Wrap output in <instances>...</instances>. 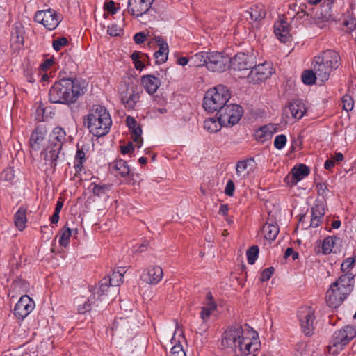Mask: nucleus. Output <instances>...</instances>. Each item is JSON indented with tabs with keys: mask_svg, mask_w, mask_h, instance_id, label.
Wrapping results in <instances>:
<instances>
[{
	"mask_svg": "<svg viewBox=\"0 0 356 356\" xmlns=\"http://www.w3.org/2000/svg\"><path fill=\"white\" fill-rule=\"evenodd\" d=\"M86 91L85 82L77 79L63 78L56 81L51 87L49 98L54 104H71Z\"/></svg>",
	"mask_w": 356,
	"mask_h": 356,
	"instance_id": "f257e3e1",
	"label": "nucleus"
},
{
	"mask_svg": "<svg viewBox=\"0 0 356 356\" xmlns=\"http://www.w3.org/2000/svg\"><path fill=\"white\" fill-rule=\"evenodd\" d=\"M84 124L91 134L100 137L109 132L112 120L107 109L102 106H97L84 120Z\"/></svg>",
	"mask_w": 356,
	"mask_h": 356,
	"instance_id": "f03ea898",
	"label": "nucleus"
},
{
	"mask_svg": "<svg viewBox=\"0 0 356 356\" xmlns=\"http://www.w3.org/2000/svg\"><path fill=\"white\" fill-rule=\"evenodd\" d=\"M339 54L331 49H327L321 55L315 56L312 65L318 79L322 82L327 81L332 70L339 67Z\"/></svg>",
	"mask_w": 356,
	"mask_h": 356,
	"instance_id": "7ed1b4c3",
	"label": "nucleus"
},
{
	"mask_svg": "<svg viewBox=\"0 0 356 356\" xmlns=\"http://www.w3.org/2000/svg\"><path fill=\"white\" fill-rule=\"evenodd\" d=\"M231 95L227 86L220 84L208 90L204 97L203 107L209 112H219L227 104Z\"/></svg>",
	"mask_w": 356,
	"mask_h": 356,
	"instance_id": "20e7f679",
	"label": "nucleus"
},
{
	"mask_svg": "<svg viewBox=\"0 0 356 356\" xmlns=\"http://www.w3.org/2000/svg\"><path fill=\"white\" fill-rule=\"evenodd\" d=\"M67 142L65 131L60 127H55L49 134L48 145L42 152L46 161H49L51 167L56 166V161L63 144Z\"/></svg>",
	"mask_w": 356,
	"mask_h": 356,
	"instance_id": "39448f33",
	"label": "nucleus"
},
{
	"mask_svg": "<svg viewBox=\"0 0 356 356\" xmlns=\"http://www.w3.org/2000/svg\"><path fill=\"white\" fill-rule=\"evenodd\" d=\"M355 337H356V327L353 325H346L343 328L335 331L328 346L329 353L332 355H337Z\"/></svg>",
	"mask_w": 356,
	"mask_h": 356,
	"instance_id": "423d86ee",
	"label": "nucleus"
},
{
	"mask_svg": "<svg viewBox=\"0 0 356 356\" xmlns=\"http://www.w3.org/2000/svg\"><path fill=\"white\" fill-rule=\"evenodd\" d=\"M243 113V109L240 105L227 104L216 113V116L225 127H232L239 122Z\"/></svg>",
	"mask_w": 356,
	"mask_h": 356,
	"instance_id": "0eeeda50",
	"label": "nucleus"
},
{
	"mask_svg": "<svg viewBox=\"0 0 356 356\" xmlns=\"http://www.w3.org/2000/svg\"><path fill=\"white\" fill-rule=\"evenodd\" d=\"M33 19L35 22L42 24L47 30L53 31L58 27L63 18L56 10L48 8L38 10Z\"/></svg>",
	"mask_w": 356,
	"mask_h": 356,
	"instance_id": "6e6552de",
	"label": "nucleus"
},
{
	"mask_svg": "<svg viewBox=\"0 0 356 356\" xmlns=\"http://www.w3.org/2000/svg\"><path fill=\"white\" fill-rule=\"evenodd\" d=\"M314 309L309 306L300 307L298 312V318L300 322L302 332L307 337H311L314 333Z\"/></svg>",
	"mask_w": 356,
	"mask_h": 356,
	"instance_id": "1a4fd4ad",
	"label": "nucleus"
},
{
	"mask_svg": "<svg viewBox=\"0 0 356 356\" xmlns=\"http://www.w3.org/2000/svg\"><path fill=\"white\" fill-rule=\"evenodd\" d=\"M243 337L241 326L230 327L224 332L221 343L225 348H241V340Z\"/></svg>",
	"mask_w": 356,
	"mask_h": 356,
	"instance_id": "9d476101",
	"label": "nucleus"
},
{
	"mask_svg": "<svg viewBox=\"0 0 356 356\" xmlns=\"http://www.w3.org/2000/svg\"><path fill=\"white\" fill-rule=\"evenodd\" d=\"M141 92L137 85H125L120 91V100L127 108L133 109L139 102Z\"/></svg>",
	"mask_w": 356,
	"mask_h": 356,
	"instance_id": "9b49d317",
	"label": "nucleus"
},
{
	"mask_svg": "<svg viewBox=\"0 0 356 356\" xmlns=\"http://www.w3.org/2000/svg\"><path fill=\"white\" fill-rule=\"evenodd\" d=\"M272 73L273 68L270 63L265 62L256 65L255 63L247 76V80L249 83H259L268 79Z\"/></svg>",
	"mask_w": 356,
	"mask_h": 356,
	"instance_id": "f8f14e48",
	"label": "nucleus"
},
{
	"mask_svg": "<svg viewBox=\"0 0 356 356\" xmlns=\"http://www.w3.org/2000/svg\"><path fill=\"white\" fill-rule=\"evenodd\" d=\"M154 0H129L127 11L132 16L143 18L153 10L151 6Z\"/></svg>",
	"mask_w": 356,
	"mask_h": 356,
	"instance_id": "ddd939ff",
	"label": "nucleus"
},
{
	"mask_svg": "<svg viewBox=\"0 0 356 356\" xmlns=\"http://www.w3.org/2000/svg\"><path fill=\"white\" fill-rule=\"evenodd\" d=\"M230 58L220 52H209L207 69L215 72L225 71L229 67Z\"/></svg>",
	"mask_w": 356,
	"mask_h": 356,
	"instance_id": "4468645a",
	"label": "nucleus"
},
{
	"mask_svg": "<svg viewBox=\"0 0 356 356\" xmlns=\"http://www.w3.org/2000/svg\"><path fill=\"white\" fill-rule=\"evenodd\" d=\"M255 63V58L253 56L238 53L230 58L229 67L235 72H241L250 70Z\"/></svg>",
	"mask_w": 356,
	"mask_h": 356,
	"instance_id": "2eb2a0df",
	"label": "nucleus"
},
{
	"mask_svg": "<svg viewBox=\"0 0 356 356\" xmlns=\"http://www.w3.org/2000/svg\"><path fill=\"white\" fill-rule=\"evenodd\" d=\"M35 307L34 301L28 296H22L14 308V314L20 319L27 316Z\"/></svg>",
	"mask_w": 356,
	"mask_h": 356,
	"instance_id": "dca6fc26",
	"label": "nucleus"
},
{
	"mask_svg": "<svg viewBox=\"0 0 356 356\" xmlns=\"http://www.w3.org/2000/svg\"><path fill=\"white\" fill-rule=\"evenodd\" d=\"M347 296V294H343L340 289L334 286L332 284L326 293L325 300L330 307L336 308L341 305Z\"/></svg>",
	"mask_w": 356,
	"mask_h": 356,
	"instance_id": "f3484780",
	"label": "nucleus"
},
{
	"mask_svg": "<svg viewBox=\"0 0 356 356\" xmlns=\"http://www.w3.org/2000/svg\"><path fill=\"white\" fill-rule=\"evenodd\" d=\"M163 276V269L159 266H152L143 271L141 280L149 284H156L161 280Z\"/></svg>",
	"mask_w": 356,
	"mask_h": 356,
	"instance_id": "a211bd4d",
	"label": "nucleus"
},
{
	"mask_svg": "<svg viewBox=\"0 0 356 356\" xmlns=\"http://www.w3.org/2000/svg\"><path fill=\"white\" fill-rule=\"evenodd\" d=\"M256 167V163L253 158L240 161L236 163V175L240 179H245L252 172Z\"/></svg>",
	"mask_w": 356,
	"mask_h": 356,
	"instance_id": "6ab92c4d",
	"label": "nucleus"
},
{
	"mask_svg": "<svg viewBox=\"0 0 356 356\" xmlns=\"http://www.w3.org/2000/svg\"><path fill=\"white\" fill-rule=\"evenodd\" d=\"M309 168L305 164H300L294 166L290 174L285 178V181L292 186L296 185L298 181L309 174Z\"/></svg>",
	"mask_w": 356,
	"mask_h": 356,
	"instance_id": "aec40b11",
	"label": "nucleus"
},
{
	"mask_svg": "<svg viewBox=\"0 0 356 356\" xmlns=\"http://www.w3.org/2000/svg\"><path fill=\"white\" fill-rule=\"evenodd\" d=\"M126 124L128 127L131 137L138 148L143 144V138L141 137L142 129L136 119L131 116H128L126 119Z\"/></svg>",
	"mask_w": 356,
	"mask_h": 356,
	"instance_id": "412c9836",
	"label": "nucleus"
},
{
	"mask_svg": "<svg viewBox=\"0 0 356 356\" xmlns=\"http://www.w3.org/2000/svg\"><path fill=\"white\" fill-rule=\"evenodd\" d=\"M333 284L334 286L340 289L343 294L348 296L354 287V275L352 273H345Z\"/></svg>",
	"mask_w": 356,
	"mask_h": 356,
	"instance_id": "4be33fe9",
	"label": "nucleus"
},
{
	"mask_svg": "<svg viewBox=\"0 0 356 356\" xmlns=\"http://www.w3.org/2000/svg\"><path fill=\"white\" fill-rule=\"evenodd\" d=\"M46 135L47 130L45 127L42 126L35 127L33 130L29 139L31 147L34 150H39Z\"/></svg>",
	"mask_w": 356,
	"mask_h": 356,
	"instance_id": "5701e85b",
	"label": "nucleus"
},
{
	"mask_svg": "<svg viewBox=\"0 0 356 356\" xmlns=\"http://www.w3.org/2000/svg\"><path fill=\"white\" fill-rule=\"evenodd\" d=\"M141 83L145 90L150 95L155 93L161 83L158 77L151 74L143 76Z\"/></svg>",
	"mask_w": 356,
	"mask_h": 356,
	"instance_id": "b1692460",
	"label": "nucleus"
},
{
	"mask_svg": "<svg viewBox=\"0 0 356 356\" xmlns=\"http://www.w3.org/2000/svg\"><path fill=\"white\" fill-rule=\"evenodd\" d=\"M274 32L277 39L284 43H286L291 36L289 26L287 22L284 20L275 23Z\"/></svg>",
	"mask_w": 356,
	"mask_h": 356,
	"instance_id": "393cba45",
	"label": "nucleus"
},
{
	"mask_svg": "<svg viewBox=\"0 0 356 356\" xmlns=\"http://www.w3.org/2000/svg\"><path fill=\"white\" fill-rule=\"evenodd\" d=\"M279 129L278 124H268L260 127L256 132L257 138L261 142L270 139Z\"/></svg>",
	"mask_w": 356,
	"mask_h": 356,
	"instance_id": "a878e982",
	"label": "nucleus"
},
{
	"mask_svg": "<svg viewBox=\"0 0 356 356\" xmlns=\"http://www.w3.org/2000/svg\"><path fill=\"white\" fill-rule=\"evenodd\" d=\"M109 168L111 173L115 176L120 175L126 177L129 175L130 169L127 162L122 159H118L109 164Z\"/></svg>",
	"mask_w": 356,
	"mask_h": 356,
	"instance_id": "bb28decb",
	"label": "nucleus"
},
{
	"mask_svg": "<svg viewBox=\"0 0 356 356\" xmlns=\"http://www.w3.org/2000/svg\"><path fill=\"white\" fill-rule=\"evenodd\" d=\"M24 30L22 24L15 25L11 34V45L15 46V49H20L24 45Z\"/></svg>",
	"mask_w": 356,
	"mask_h": 356,
	"instance_id": "cd10ccee",
	"label": "nucleus"
},
{
	"mask_svg": "<svg viewBox=\"0 0 356 356\" xmlns=\"http://www.w3.org/2000/svg\"><path fill=\"white\" fill-rule=\"evenodd\" d=\"M112 184H98L95 182L90 184V188L92 194L99 198L106 199L108 197V193L111 190Z\"/></svg>",
	"mask_w": 356,
	"mask_h": 356,
	"instance_id": "c85d7f7f",
	"label": "nucleus"
},
{
	"mask_svg": "<svg viewBox=\"0 0 356 356\" xmlns=\"http://www.w3.org/2000/svg\"><path fill=\"white\" fill-rule=\"evenodd\" d=\"M290 111L292 116L296 119H300L306 112V108L303 103L299 100L291 102L287 108H285V111Z\"/></svg>",
	"mask_w": 356,
	"mask_h": 356,
	"instance_id": "c756f323",
	"label": "nucleus"
},
{
	"mask_svg": "<svg viewBox=\"0 0 356 356\" xmlns=\"http://www.w3.org/2000/svg\"><path fill=\"white\" fill-rule=\"evenodd\" d=\"M248 13L250 14V19L254 22L260 21L266 17L265 8L261 3L252 5L250 8Z\"/></svg>",
	"mask_w": 356,
	"mask_h": 356,
	"instance_id": "7c9ffc66",
	"label": "nucleus"
},
{
	"mask_svg": "<svg viewBox=\"0 0 356 356\" xmlns=\"http://www.w3.org/2000/svg\"><path fill=\"white\" fill-rule=\"evenodd\" d=\"M209 52H199L190 57V66L207 67Z\"/></svg>",
	"mask_w": 356,
	"mask_h": 356,
	"instance_id": "2f4dec72",
	"label": "nucleus"
},
{
	"mask_svg": "<svg viewBox=\"0 0 356 356\" xmlns=\"http://www.w3.org/2000/svg\"><path fill=\"white\" fill-rule=\"evenodd\" d=\"M26 214V209L20 207L14 216L15 224L20 231L23 230L25 228V224L27 220Z\"/></svg>",
	"mask_w": 356,
	"mask_h": 356,
	"instance_id": "473e14b6",
	"label": "nucleus"
},
{
	"mask_svg": "<svg viewBox=\"0 0 356 356\" xmlns=\"http://www.w3.org/2000/svg\"><path fill=\"white\" fill-rule=\"evenodd\" d=\"M168 45L163 44L162 47H160L159 50L156 51L153 55L155 64L160 65L165 63L168 59Z\"/></svg>",
	"mask_w": 356,
	"mask_h": 356,
	"instance_id": "72a5a7b5",
	"label": "nucleus"
},
{
	"mask_svg": "<svg viewBox=\"0 0 356 356\" xmlns=\"http://www.w3.org/2000/svg\"><path fill=\"white\" fill-rule=\"evenodd\" d=\"M223 126H225V124H222V123L218 120V117L217 120L214 118H209L204 122V129L211 133H216L220 131Z\"/></svg>",
	"mask_w": 356,
	"mask_h": 356,
	"instance_id": "f704fd0d",
	"label": "nucleus"
},
{
	"mask_svg": "<svg viewBox=\"0 0 356 356\" xmlns=\"http://www.w3.org/2000/svg\"><path fill=\"white\" fill-rule=\"evenodd\" d=\"M263 232L266 239L273 241L276 238L279 233V228L273 224L266 223L263 227Z\"/></svg>",
	"mask_w": 356,
	"mask_h": 356,
	"instance_id": "c9c22d12",
	"label": "nucleus"
},
{
	"mask_svg": "<svg viewBox=\"0 0 356 356\" xmlns=\"http://www.w3.org/2000/svg\"><path fill=\"white\" fill-rule=\"evenodd\" d=\"M340 238L337 236L326 237L322 243V252L324 254H330L332 252V248L339 241Z\"/></svg>",
	"mask_w": 356,
	"mask_h": 356,
	"instance_id": "e433bc0d",
	"label": "nucleus"
},
{
	"mask_svg": "<svg viewBox=\"0 0 356 356\" xmlns=\"http://www.w3.org/2000/svg\"><path fill=\"white\" fill-rule=\"evenodd\" d=\"M302 81L306 85H312L315 83L316 79H318V76L316 74L315 71L312 70H305L302 74Z\"/></svg>",
	"mask_w": 356,
	"mask_h": 356,
	"instance_id": "4c0bfd02",
	"label": "nucleus"
},
{
	"mask_svg": "<svg viewBox=\"0 0 356 356\" xmlns=\"http://www.w3.org/2000/svg\"><path fill=\"white\" fill-rule=\"evenodd\" d=\"M95 296L94 294H92L87 300L84 301L83 303L79 302L78 305L79 313L85 314L87 312L90 311L92 309V305L95 303Z\"/></svg>",
	"mask_w": 356,
	"mask_h": 356,
	"instance_id": "58836bf2",
	"label": "nucleus"
},
{
	"mask_svg": "<svg viewBox=\"0 0 356 356\" xmlns=\"http://www.w3.org/2000/svg\"><path fill=\"white\" fill-rule=\"evenodd\" d=\"M124 271L123 269L114 271L112 276L109 278V283L112 287H116L122 282Z\"/></svg>",
	"mask_w": 356,
	"mask_h": 356,
	"instance_id": "ea45409f",
	"label": "nucleus"
},
{
	"mask_svg": "<svg viewBox=\"0 0 356 356\" xmlns=\"http://www.w3.org/2000/svg\"><path fill=\"white\" fill-rule=\"evenodd\" d=\"M60 232L61 234L59 238V244L61 246L66 247L69 243V239L72 235V231L70 227H64Z\"/></svg>",
	"mask_w": 356,
	"mask_h": 356,
	"instance_id": "a19ab883",
	"label": "nucleus"
},
{
	"mask_svg": "<svg viewBox=\"0 0 356 356\" xmlns=\"http://www.w3.org/2000/svg\"><path fill=\"white\" fill-rule=\"evenodd\" d=\"M259 250L257 245H253L247 250L246 255L250 264H254L255 263L259 255Z\"/></svg>",
	"mask_w": 356,
	"mask_h": 356,
	"instance_id": "79ce46f5",
	"label": "nucleus"
},
{
	"mask_svg": "<svg viewBox=\"0 0 356 356\" xmlns=\"http://www.w3.org/2000/svg\"><path fill=\"white\" fill-rule=\"evenodd\" d=\"M216 309V305L214 302H207V306L203 307L200 312L201 318L206 321L209 318L211 313Z\"/></svg>",
	"mask_w": 356,
	"mask_h": 356,
	"instance_id": "37998d69",
	"label": "nucleus"
},
{
	"mask_svg": "<svg viewBox=\"0 0 356 356\" xmlns=\"http://www.w3.org/2000/svg\"><path fill=\"white\" fill-rule=\"evenodd\" d=\"M312 217L322 218L325 215V209L323 204H317L312 207L311 209Z\"/></svg>",
	"mask_w": 356,
	"mask_h": 356,
	"instance_id": "c03bdc74",
	"label": "nucleus"
},
{
	"mask_svg": "<svg viewBox=\"0 0 356 356\" xmlns=\"http://www.w3.org/2000/svg\"><path fill=\"white\" fill-rule=\"evenodd\" d=\"M343 108L346 111H350L354 106V101L351 96L345 95L342 97Z\"/></svg>",
	"mask_w": 356,
	"mask_h": 356,
	"instance_id": "a18cd8bd",
	"label": "nucleus"
},
{
	"mask_svg": "<svg viewBox=\"0 0 356 356\" xmlns=\"http://www.w3.org/2000/svg\"><path fill=\"white\" fill-rule=\"evenodd\" d=\"M112 286L109 283V279H103L100 282V285L99 288V297H102L103 296H107L108 290L110 289V287Z\"/></svg>",
	"mask_w": 356,
	"mask_h": 356,
	"instance_id": "49530a36",
	"label": "nucleus"
},
{
	"mask_svg": "<svg viewBox=\"0 0 356 356\" xmlns=\"http://www.w3.org/2000/svg\"><path fill=\"white\" fill-rule=\"evenodd\" d=\"M251 341L252 339L250 338L245 337H243V340H241V348H238L241 353L247 355L250 354Z\"/></svg>",
	"mask_w": 356,
	"mask_h": 356,
	"instance_id": "de8ad7c7",
	"label": "nucleus"
},
{
	"mask_svg": "<svg viewBox=\"0 0 356 356\" xmlns=\"http://www.w3.org/2000/svg\"><path fill=\"white\" fill-rule=\"evenodd\" d=\"M286 137L284 134L278 135L274 140V146L277 149H282L286 143Z\"/></svg>",
	"mask_w": 356,
	"mask_h": 356,
	"instance_id": "09e8293b",
	"label": "nucleus"
},
{
	"mask_svg": "<svg viewBox=\"0 0 356 356\" xmlns=\"http://www.w3.org/2000/svg\"><path fill=\"white\" fill-rule=\"evenodd\" d=\"M355 264V259L352 257H349L346 259L341 266V269L343 273H350V270L353 268V265Z\"/></svg>",
	"mask_w": 356,
	"mask_h": 356,
	"instance_id": "8fccbe9b",
	"label": "nucleus"
},
{
	"mask_svg": "<svg viewBox=\"0 0 356 356\" xmlns=\"http://www.w3.org/2000/svg\"><path fill=\"white\" fill-rule=\"evenodd\" d=\"M273 273H274L273 267H269V268H265L261 273L259 280L262 282L268 281L271 277Z\"/></svg>",
	"mask_w": 356,
	"mask_h": 356,
	"instance_id": "3c124183",
	"label": "nucleus"
},
{
	"mask_svg": "<svg viewBox=\"0 0 356 356\" xmlns=\"http://www.w3.org/2000/svg\"><path fill=\"white\" fill-rule=\"evenodd\" d=\"M68 41L66 38H58L53 41V47L56 51H59L62 47L67 45Z\"/></svg>",
	"mask_w": 356,
	"mask_h": 356,
	"instance_id": "603ef678",
	"label": "nucleus"
},
{
	"mask_svg": "<svg viewBox=\"0 0 356 356\" xmlns=\"http://www.w3.org/2000/svg\"><path fill=\"white\" fill-rule=\"evenodd\" d=\"M170 356H186V354L181 344H176L171 348Z\"/></svg>",
	"mask_w": 356,
	"mask_h": 356,
	"instance_id": "864d4df0",
	"label": "nucleus"
},
{
	"mask_svg": "<svg viewBox=\"0 0 356 356\" xmlns=\"http://www.w3.org/2000/svg\"><path fill=\"white\" fill-rule=\"evenodd\" d=\"M107 31L111 36H118L122 32V29L117 24H112L108 27Z\"/></svg>",
	"mask_w": 356,
	"mask_h": 356,
	"instance_id": "5fc2aeb1",
	"label": "nucleus"
},
{
	"mask_svg": "<svg viewBox=\"0 0 356 356\" xmlns=\"http://www.w3.org/2000/svg\"><path fill=\"white\" fill-rule=\"evenodd\" d=\"M234 190H235V186H234V181L232 180H229L227 182V184H226V186L225 188V193L229 197H232L234 195Z\"/></svg>",
	"mask_w": 356,
	"mask_h": 356,
	"instance_id": "6e6d98bb",
	"label": "nucleus"
},
{
	"mask_svg": "<svg viewBox=\"0 0 356 356\" xmlns=\"http://www.w3.org/2000/svg\"><path fill=\"white\" fill-rule=\"evenodd\" d=\"M13 177L14 174L12 169H6L1 173V179L5 181H10Z\"/></svg>",
	"mask_w": 356,
	"mask_h": 356,
	"instance_id": "4d7b16f0",
	"label": "nucleus"
},
{
	"mask_svg": "<svg viewBox=\"0 0 356 356\" xmlns=\"http://www.w3.org/2000/svg\"><path fill=\"white\" fill-rule=\"evenodd\" d=\"M307 6L306 4L305 3H302L300 6H299V10H298L297 12V17L300 19H302L305 16H307L308 17L309 16V13L306 10Z\"/></svg>",
	"mask_w": 356,
	"mask_h": 356,
	"instance_id": "13d9d810",
	"label": "nucleus"
},
{
	"mask_svg": "<svg viewBox=\"0 0 356 356\" xmlns=\"http://www.w3.org/2000/svg\"><path fill=\"white\" fill-rule=\"evenodd\" d=\"M146 38V35L143 32L137 33L134 36V40L136 42V44H140L145 42Z\"/></svg>",
	"mask_w": 356,
	"mask_h": 356,
	"instance_id": "bf43d9fd",
	"label": "nucleus"
},
{
	"mask_svg": "<svg viewBox=\"0 0 356 356\" xmlns=\"http://www.w3.org/2000/svg\"><path fill=\"white\" fill-rule=\"evenodd\" d=\"M298 253L295 252L292 248H286L284 252V257L288 258L290 256H292L293 260H296L298 258Z\"/></svg>",
	"mask_w": 356,
	"mask_h": 356,
	"instance_id": "052dcab7",
	"label": "nucleus"
},
{
	"mask_svg": "<svg viewBox=\"0 0 356 356\" xmlns=\"http://www.w3.org/2000/svg\"><path fill=\"white\" fill-rule=\"evenodd\" d=\"M343 24L350 31H356V20L355 19L351 18L349 20L344 22Z\"/></svg>",
	"mask_w": 356,
	"mask_h": 356,
	"instance_id": "680f3d73",
	"label": "nucleus"
},
{
	"mask_svg": "<svg viewBox=\"0 0 356 356\" xmlns=\"http://www.w3.org/2000/svg\"><path fill=\"white\" fill-rule=\"evenodd\" d=\"M104 8L111 14H115L117 13V8L115 7V3L113 1H110L105 3Z\"/></svg>",
	"mask_w": 356,
	"mask_h": 356,
	"instance_id": "e2e57ef3",
	"label": "nucleus"
},
{
	"mask_svg": "<svg viewBox=\"0 0 356 356\" xmlns=\"http://www.w3.org/2000/svg\"><path fill=\"white\" fill-rule=\"evenodd\" d=\"M85 161H86L85 152H83V149H79L76 151V153L75 155V161L84 163Z\"/></svg>",
	"mask_w": 356,
	"mask_h": 356,
	"instance_id": "0e129e2a",
	"label": "nucleus"
},
{
	"mask_svg": "<svg viewBox=\"0 0 356 356\" xmlns=\"http://www.w3.org/2000/svg\"><path fill=\"white\" fill-rule=\"evenodd\" d=\"M134 150V147L131 142L127 145L121 146V152L123 154L131 153Z\"/></svg>",
	"mask_w": 356,
	"mask_h": 356,
	"instance_id": "69168bd1",
	"label": "nucleus"
},
{
	"mask_svg": "<svg viewBox=\"0 0 356 356\" xmlns=\"http://www.w3.org/2000/svg\"><path fill=\"white\" fill-rule=\"evenodd\" d=\"M260 347V343H259L257 339H252L251 341V347L250 348V354L255 353L259 350Z\"/></svg>",
	"mask_w": 356,
	"mask_h": 356,
	"instance_id": "338daca9",
	"label": "nucleus"
},
{
	"mask_svg": "<svg viewBox=\"0 0 356 356\" xmlns=\"http://www.w3.org/2000/svg\"><path fill=\"white\" fill-rule=\"evenodd\" d=\"M177 63L180 65L184 66L187 64L190 65V58H187L186 57H180L177 59Z\"/></svg>",
	"mask_w": 356,
	"mask_h": 356,
	"instance_id": "774afa93",
	"label": "nucleus"
}]
</instances>
